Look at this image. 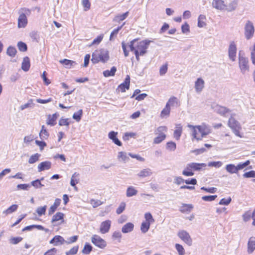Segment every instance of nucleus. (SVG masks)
Masks as SVG:
<instances>
[{
  "label": "nucleus",
  "instance_id": "8fccbe9b",
  "mask_svg": "<svg viewBox=\"0 0 255 255\" xmlns=\"http://www.w3.org/2000/svg\"><path fill=\"white\" fill-rule=\"evenodd\" d=\"M16 53V50L15 47L9 46L7 49L6 53L11 57H14Z\"/></svg>",
  "mask_w": 255,
  "mask_h": 255
},
{
  "label": "nucleus",
  "instance_id": "58836bf2",
  "mask_svg": "<svg viewBox=\"0 0 255 255\" xmlns=\"http://www.w3.org/2000/svg\"><path fill=\"white\" fill-rule=\"evenodd\" d=\"M151 224L143 222L140 226V230L142 233H146L149 229Z\"/></svg>",
  "mask_w": 255,
  "mask_h": 255
},
{
  "label": "nucleus",
  "instance_id": "37998d69",
  "mask_svg": "<svg viewBox=\"0 0 255 255\" xmlns=\"http://www.w3.org/2000/svg\"><path fill=\"white\" fill-rule=\"evenodd\" d=\"M144 218L145 219V222L149 223V224H152L154 222V219L151 213L149 212L145 213Z\"/></svg>",
  "mask_w": 255,
  "mask_h": 255
},
{
  "label": "nucleus",
  "instance_id": "4c0bfd02",
  "mask_svg": "<svg viewBox=\"0 0 255 255\" xmlns=\"http://www.w3.org/2000/svg\"><path fill=\"white\" fill-rule=\"evenodd\" d=\"M43 177L41 178V179H36L32 181L31 182V185L33 186L35 188H41L44 185L41 183V181L43 180Z\"/></svg>",
  "mask_w": 255,
  "mask_h": 255
},
{
  "label": "nucleus",
  "instance_id": "a878e982",
  "mask_svg": "<svg viewBox=\"0 0 255 255\" xmlns=\"http://www.w3.org/2000/svg\"><path fill=\"white\" fill-rule=\"evenodd\" d=\"M171 108L166 106L161 111L160 117L161 119L167 118L170 116Z\"/></svg>",
  "mask_w": 255,
  "mask_h": 255
},
{
  "label": "nucleus",
  "instance_id": "6ab92c4d",
  "mask_svg": "<svg viewBox=\"0 0 255 255\" xmlns=\"http://www.w3.org/2000/svg\"><path fill=\"white\" fill-rule=\"evenodd\" d=\"M152 172L150 169L145 168L140 170L137 174V176L139 178H145L150 176L152 175Z\"/></svg>",
  "mask_w": 255,
  "mask_h": 255
},
{
  "label": "nucleus",
  "instance_id": "6e6d98bb",
  "mask_svg": "<svg viewBox=\"0 0 255 255\" xmlns=\"http://www.w3.org/2000/svg\"><path fill=\"white\" fill-rule=\"evenodd\" d=\"M168 69V65L167 63L163 65L160 67L159 69V74L161 76H163L166 74Z\"/></svg>",
  "mask_w": 255,
  "mask_h": 255
},
{
  "label": "nucleus",
  "instance_id": "6e6552de",
  "mask_svg": "<svg viewBox=\"0 0 255 255\" xmlns=\"http://www.w3.org/2000/svg\"><path fill=\"white\" fill-rule=\"evenodd\" d=\"M237 52V45L234 41H231L229 45L228 53L229 58L233 62L236 61Z\"/></svg>",
  "mask_w": 255,
  "mask_h": 255
},
{
  "label": "nucleus",
  "instance_id": "338daca9",
  "mask_svg": "<svg viewBox=\"0 0 255 255\" xmlns=\"http://www.w3.org/2000/svg\"><path fill=\"white\" fill-rule=\"evenodd\" d=\"M176 145L173 142H168L167 143V148L170 151H174L176 149Z\"/></svg>",
  "mask_w": 255,
  "mask_h": 255
},
{
  "label": "nucleus",
  "instance_id": "423d86ee",
  "mask_svg": "<svg viewBox=\"0 0 255 255\" xmlns=\"http://www.w3.org/2000/svg\"><path fill=\"white\" fill-rule=\"evenodd\" d=\"M239 67L243 74L249 71V60L244 54H239Z\"/></svg>",
  "mask_w": 255,
  "mask_h": 255
},
{
  "label": "nucleus",
  "instance_id": "2f4dec72",
  "mask_svg": "<svg viewBox=\"0 0 255 255\" xmlns=\"http://www.w3.org/2000/svg\"><path fill=\"white\" fill-rule=\"evenodd\" d=\"M182 128L181 125H177L176 127V129L174 131V137L177 139H179L182 133Z\"/></svg>",
  "mask_w": 255,
  "mask_h": 255
},
{
  "label": "nucleus",
  "instance_id": "0e129e2a",
  "mask_svg": "<svg viewBox=\"0 0 255 255\" xmlns=\"http://www.w3.org/2000/svg\"><path fill=\"white\" fill-rule=\"evenodd\" d=\"M181 30H182V33H188L190 31L189 24L187 22H185L184 24H183L182 25Z\"/></svg>",
  "mask_w": 255,
  "mask_h": 255
},
{
  "label": "nucleus",
  "instance_id": "603ef678",
  "mask_svg": "<svg viewBox=\"0 0 255 255\" xmlns=\"http://www.w3.org/2000/svg\"><path fill=\"white\" fill-rule=\"evenodd\" d=\"M223 165V163L221 161H212L209 162L208 165L210 167H215L216 168H219Z\"/></svg>",
  "mask_w": 255,
  "mask_h": 255
},
{
  "label": "nucleus",
  "instance_id": "49530a36",
  "mask_svg": "<svg viewBox=\"0 0 255 255\" xmlns=\"http://www.w3.org/2000/svg\"><path fill=\"white\" fill-rule=\"evenodd\" d=\"M92 247L89 244L86 243L82 250L83 254L85 255H88L92 251Z\"/></svg>",
  "mask_w": 255,
  "mask_h": 255
},
{
  "label": "nucleus",
  "instance_id": "7c9ffc66",
  "mask_svg": "<svg viewBox=\"0 0 255 255\" xmlns=\"http://www.w3.org/2000/svg\"><path fill=\"white\" fill-rule=\"evenodd\" d=\"M18 205L16 204H13L8 208L6 210L3 211L2 213L5 215H7L16 211L18 208Z\"/></svg>",
  "mask_w": 255,
  "mask_h": 255
},
{
  "label": "nucleus",
  "instance_id": "b1692460",
  "mask_svg": "<svg viewBox=\"0 0 255 255\" xmlns=\"http://www.w3.org/2000/svg\"><path fill=\"white\" fill-rule=\"evenodd\" d=\"M193 208V206L192 204H183L180 208V211L183 213H188L191 211Z\"/></svg>",
  "mask_w": 255,
  "mask_h": 255
},
{
  "label": "nucleus",
  "instance_id": "f3484780",
  "mask_svg": "<svg viewBox=\"0 0 255 255\" xmlns=\"http://www.w3.org/2000/svg\"><path fill=\"white\" fill-rule=\"evenodd\" d=\"M52 163L49 161H45L40 163L38 165V171L41 172L49 170L51 167Z\"/></svg>",
  "mask_w": 255,
  "mask_h": 255
},
{
  "label": "nucleus",
  "instance_id": "aec40b11",
  "mask_svg": "<svg viewBox=\"0 0 255 255\" xmlns=\"http://www.w3.org/2000/svg\"><path fill=\"white\" fill-rule=\"evenodd\" d=\"M255 250V237H252L249 239L248 243V252L252 253Z\"/></svg>",
  "mask_w": 255,
  "mask_h": 255
},
{
  "label": "nucleus",
  "instance_id": "3c124183",
  "mask_svg": "<svg viewBox=\"0 0 255 255\" xmlns=\"http://www.w3.org/2000/svg\"><path fill=\"white\" fill-rule=\"evenodd\" d=\"M126 203L124 202H122L120 203L119 207L116 210V213L117 214H121L122 213L124 212L126 208Z\"/></svg>",
  "mask_w": 255,
  "mask_h": 255
},
{
  "label": "nucleus",
  "instance_id": "a18cd8bd",
  "mask_svg": "<svg viewBox=\"0 0 255 255\" xmlns=\"http://www.w3.org/2000/svg\"><path fill=\"white\" fill-rule=\"evenodd\" d=\"M46 208V205H44L42 207H39L36 209V212L37 213L39 216H41L42 215H45Z\"/></svg>",
  "mask_w": 255,
  "mask_h": 255
},
{
  "label": "nucleus",
  "instance_id": "5701e85b",
  "mask_svg": "<svg viewBox=\"0 0 255 255\" xmlns=\"http://www.w3.org/2000/svg\"><path fill=\"white\" fill-rule=\"evenodd\" d=\"M128 11H127L126 12L122 14H118L114 17L113 20V21L119 23L121 21L126 19L127 17L128 16Z\"/></svg>",
  "mask_w": 255,
  "mask_h": 255
},
{
  "label": "nucleus",
  "instance_id": "052dcab7",
  "mask_svg": "<svg viewBox=\"0 0 255 255\" xmlns=\"http://www.w3.org/2000/svg\"><path fill=\"white\" fill-rule=\"evenodd\" d=\"M250 162L249 160H247L244 163H241L238 164L237 165V166H237V171H238L240 170L244 169L246 166H247L250 164Z\"/></svg>",
  "mask_w": 255,
  "mask_h": 255
},
{
  "label": "nucleus",
  "instance_id": "473e14b6",
  "mask_svg": "<svg viewBox=\"0 0 255 255\" xmlns=\"http://www.w3.org/2000/svg\"><path fill=\"white\" fill-rule=\"evenodd\" d=\"M117 71V68L113 66L111 68L110 70H107L103 72V75L105 77H108L110 76H114L115 75V73Z\"/></svg>",
  "mask_w": 255,
  "mask_h": 255
},
{
  "label": "nucleus",
  "instance_id": "680f3d73",
  "mask_svg": "<svg viewBox=\"0 0 255 255\" xmlns=\"http://www.w3.org/2000/svg\"><path fill=\"white\" fill-rule=\"evenodd\" d=\"M182 174L186 176H191L194 175V173L192 171V169H187V166L182 171Z\"/></svg>",
  "mask_w": 255,
  "mask_h": 255
},
{
  "label": "nucleus",
  "instance_id": "ea45409f",
  "mask_svg": "<svg viewBox=\"0 0 255 255\" xmlns=\"http://www.w3.org/2000/svg\"><path fill=\"white\" fill-rule=\"evenodd\" d=\"M166 137V135L164 133H159V135L154 139L153 143L155 144L160 143Z\"/></svg>",
  "mask_w": 255,
  "mask_h": 255
},
{
  "label": "nucleus",
  "instance_id": "c9c22d12",
  "mask_svg": "<svg viewBox=\"0 0 255 255\" xmlns=\"http://www.w3.org/2000/svg\"><path fill=\"white\" fill-rule=\"evenodd\" d=\"M39 136L41 139H45L49 136V133L45 129L44 126H42L39 133Z\"/></svg>",
  "mask_w": 255,
  "mask_h": 255
},
{
  "label": "nucleus",
  "instance_id": "f257e3e1",
  "mask_svg": "<svg viewBox=\"0 0 255 255\" xmlns=\"http://www.w3.org/2000/svg\"><path fill=\"white\" fill-rule=\"evenodd\" d=\"M187 127L192 130V140L194 139L198 141L201 140L204 137L212 132L211 127L204 123L198 126H193L188 124Z\"/></svg>",
  "mask_w": 255,
  "mask_h": 255
},
{
  "label": "nucleus",
  "instance_id": "0eeeda50",
  "mask_svg": "<svg viewBox=\"0 0 255 255\" xmlns=\"http://www.w3.org/2000/svg\"><path fill=\"white\" fill-rule=\"evenodd\" d=\"M245 36L248 40L251 39L254 35L255 27L253 23L250 21L248 20L245 25Z\"/></svg>",
  "mask_w": 255,
  "mask_h": 255
},
{
  "label": "nucleus",
  "instance_id": "4be33fe9",
  "mask_svg": "<svg viewBox=\"0 0 255 255\" xmlns=\"http://www.w3.org/2000/svg\"><path fill=\"white\" fill-rule=\"evenodd\" d=\"M238 5V1L237 0H233L231 1L228 5H226L225 10L228 11H232L235 10Z\"/></svg>",
  "mask_w": 255,
  "mask_h": 255
},
{
  "label": "nucleus",
  "instance_id": "1a4fd4ad",
  "mask_svg": "<svg viewBox=\"0 0 255 255\" xmlns=\"http://www.w3.org/2000/svg\"><path fill=\"white\" fill-rule=\"evenodd\" d=\"M178 237L188 246L192 245V239L189 234L185 230L180 231L177 234Z\"/></svg>",
  "mask_w": 255,
  "mask_h": 255
},
{
  "label": "nucleus",
  "instance_id": "c85d7f7f",
  "mask_svg": "<svg viewBox=\"0 0 255 255\" xmlns=\"http://www.w3.org/2000/svg\"><path fill=\"white\" fill-rule=\"evenodd\" d=\"M64 216V215L63 213L57 212L56 214L53 216L51 219V222L53 223L60 220H62V222H63Z\"/></svg>",
  "mask_w": 255,
  "mask_h": 255
},
{
  "label": "nucleus",
  "instance_id": "39448f33",
  "mask_svg": "<svg viewBox=\"0 0 255 255\" xmlns=\"http://www.w3.org/2000/svg\"><path fill=\"white\" fill-rule=\"evenodd\" d=\"M234 116L235 114H231V116L228 120V125L236 136L242 137L243 135L240 133L242 126L240 123L234 117Z\"/></svg>",
  "mask_w": 255,
  "mask_h": 255
},
{
  "label": "nucleus",
  "instance_id": "de8ad7c7",
  "mask_svg": "<svg viewBox=\"0 0 255 255\" xmlns=\"http://www.w3.org/2000/svg\"><path fill=\"white\" fill-rule=\"evenodd\" d=\"M82 114L83 111L82 109H80L73 114L72 118L77 122H79L81 119Z\"/></svg>",
  "mask_w": 255,
  "mask_h": 255
},
{
  "label": "nucleus",
  "instance_id": "4468645a",
  "mask_svg": "<svg viewBox=\"0 0 255 255\" xmlns=\"http://www.w3.org/2000/svg\"><path fill=\"white\" fill-rule=\"evenodd\" d=\"M212 6L218 10H224L226 7L225 0H213Z\"/></svg>",
  "mask_w": 255,
  "mask_h": 255
},
{
  "label": "nucleus",
  "instance_id": "9d476101",
  "mask_svg": "<svg viewBox=\"0 0 255 255\" xmlns=\"http://www.w3.org/2000/svg\"><path fill=\"white\" fill-rule=\"evenodd\" d=\"M91 242L96 247L101 249H104L107 246L106 242L97 235H94L92 237Z\"/></svg>",
  "mask_w": 255,
  "mask_h": 255
},
{
  "label": "nucleus",
  "instance_id": "393cba45",
  "mask_svg": "<svg viewBox=\"0 0 255 255\" xmlns=\"http://www.w3.org/2000/svg\"><path fill=\"white\" fill-rule=\"evenodd\" d=\"M137 193V190L135 189V187L130 186L128 187L126 191V196L127 197H131L135 196Z\"/></svg>",
  "mask_w": 255,
  "mask_h": 255
},
{
  "label": "nucleus",
  "instance_id": "774afa93",
  "mask_svg": "<svg viewBox=\"0 0 255 255\" xmlns=\"http://www.w3.org/2000/svg\"><path fill=\"white\" fill-rule=\"evenodd\" d=\"M243 176L245 178L255 177V171L254 170H252L246 172L243 174Z\"/></svg>",
  "mask_w": 255,
  "mask_h": 255
},
{
  "label": "nucleus",
  "instance_id": "bf43d9fd",
  "mask_svg": "<svg viewBox=\"0 0 255 255\" xmlns=\"http://www.w3.org/2000/svg\"><path fill=\"white\" fill-rule=\"evenodd\" d=\"M217 195L204 196L202 197V199L205 201H212L216 199Z\"/></svg>",
  "mask_w": 255,
  "mask_h": 255
},
{
  "label": "nucleus",
  "instance_id": "5fc2aeb1",
  "mask_svg": "<svg viewBox=\"0 0 255 255\" xmlns=\"http://www.w3.org/2000/svg\"><path fill=\"white\" fill-rule=\"evenodd\" d=\"M78 246H75L71 249L68 252L66 253V255H76L78 251Z\"/></svg>",
  "mask_w": 255,
  "mask_h": 255
},
{
  "label": "nucleus",
  "instance_id": "f8f14e48",
  "mask_svg": "<svg viewBox=\"0 0 255 255\" xmlns=\"http://www.w3.org/2000/svg\"><path fill=\"white\" fill-rule=\"evenodd\" d=\"M111 226V221L110 220H106L102 222L100 225V231L102 234H106L108 233Z\"/></svg>",
  "mask_w": 255,
  "mask_h": 255
},
{
  "label": "nucleus",
  "instance_id": "c756f323",
  "mask_svg": "<svg viewBox=\"0 0 255 255\" xmlns=\"http://www.w3.org/2000/svg\"><path fill=\"white\" fill-rule=\"evenodd\" d=\"M178 100L176 97L174 96H172L169 98L168 102L166 104V106H168L169 108H170L171 106H178Z\"/></svg>",
  "mask_w": 255,
  "mask_h": 255
},
{
  "label": "nucleus",
  "instance_id": "f03ea898",
  "mask_svg": "<svg viewBox=\"0 0 255 255\" xmlns=\"http://www.w3.org/2000/svg\"><path fill=\"white\" fill-rule=\"evenodd\" d=\"M152 42L147 39L137 41V39H134L130 42L129 47L130 51H137L140 52L141 56H143L147 53V49Z\"/></svg>",
  "mask_w": 255,
  "mask_h": 255
},
{
  "label": "nucleus",
  "instance_id": "864d4df0",
  "mask_svg": "<svg viewBox=\"0 0 255 255\" xmlns=\"http://www.w3.org/2000/svg\"><path fill=\"white\" fill-rule=\"evenodd\" d=\"M17 47L20 51H26L27 50V47L26 44L21 41L18 42L17 43Z\"/></svg>",
  "mask_w": 255,
  "mask_h": 255
},
{
  "label": "nucleus",
  "instance_id": "2eb2a0df",
  "mask_svg": "<svg viewBox=\"0 0 255 255\" xmlns=\"http://www.w3.org/2000/svg\"><path fill=\"white\" fill-rule=\"evenodd\" d=\"M205 82L201 78H198L195 82V89L197 93H200L204 88Z\"/></svg>",
  "mask_w": 255,
  "mask_h": 255
},
{
  "label": "nucleus",
  "instance_id": "69168bd1",
  "mask_svg": "<svg viewBox=\"0 0 255 255\" xmlns=\"http://www.w3.org/2000/svg\"><path fill=\"white\" fill-rule=\"evenodd\" d=\"M232 199L229 197L228 199L223 198L219 202L220 205H228L231 202Z\"/></svg>",
  "mask_w": 255,
  "mask_h": 255
},
{
  "label": "nucleus",
  "instance_id": "e433bc0d",
  "mask_svg": "<svg viewBox=\"0 0 255 255\" xmlns=\"http://www.w3.org/2000/svg\"><path fill=\"white\" fill-rule=\"evenodd\" d=\"M118 158L119 160L123 161L125 162L128 161L129 159L127 153L123 151H121L118 153Z\"/></svg>",
  "mask_w": 255,
  "mask_h": 255
},
{
  "label": "nucleus",
  "instance_id": "c03bdc74",
  "mask_svg": "<svg viewBox=\"0 0 255 255\" xmlns=\"http://www.w3.org/2000/svg\"><path fill=\"white\" fill-rule=\"evenodd\" d=\"M40 155L38 153H35L33 155H32L28 160V162L30 164H33L37 161L39 160V158Z\"/></svg>",
  "mask_w": 255,
  "mask_h": 255
},
{
  "label": "nucleus",
  "instance_id": "f704fd0d",
  "mask_svg": "<svg viewBox=\"0 0 255 255\" xmlns=\"http://www.w3.org/2000/svg\"><path fill=\"white\" fill-rule=\"evenodd\" d=\"M237 166L233 164H227L226 166V170L231 174L237 173L238 172Z\"/></svg>",
  "mask_w": 255,
  "mask_h": 255
},
{
  "label": "nucleus",
  "instance_id": "bb28decb",
  "mask_svg": "<svg viewBox=\"0 0 255 255\" xmlns=\"http://www.w3.org/2000/svg\"><path fill=\"white\" fill-rule=\"evenodd\" d=\"M30 60L28 57L23 58L22 62L21 68L24 71H27L30 68Z\"/></svg>",
  "mask_w": 255,
  "mask_h": 255
},
{
  "label": "nucleus",
  "instance_id": "09e8293b",
  "mask_svg": "<svg viewBox=\"0 0 255 255\" xmlns=\"http://www.w3.org/2000/svg\"><path fill=\"white\" fill-rule=\"evenodd\" d=\"M175 249L178 252L179 255H185V250L183 246L179 244H176L175 245Z\"/></svg>",
  "mask_w": 255,
  "mask_h": 255
},
{
  "label": "nucleus",
  "instance_id": "a211bd4d",
  "mask_svg": "<svg viewBox=\"0 0 255 255\" xmlns=\"http://www.w3.org/2000/svg\"><path fill=\"white\" fill-rule=\"evenodd\" d=\"M65 242L64 238L60 236H55L50 241V244H53L54 246H57L63 244Z\"/></svg>",
  "mask_w": 255,
  "mask_h": 255
},
{
  "label": "nucleus",
  "instance_id": "cd10ccee",
  "mask_svg": "<svg viewBox=\"0 0 255 255\" xmlns=\"http://www.w3.org/2000/svg\"><path fill=\"white\" fill-rule=\"evenodd\" d=\"M60 62L64 65L67 68H70L71 67L75 65L76 63L75 61L64 59L60 61Z\"/></svg>",
  "mask_w": 255,
  "mask_h": 255
},
{
  "label": "nucleus",
  "instance_id": "ddd939ff",
  "mask_svg": "<svg viewBox=\"0 0 255 255\" xmlns=\"http://www.w3.org/2000/svg\"><path fill=\"white\" fill-rule=\"evenodd\" d=\"M129 84L130 77L128 75H127L124 82L118 86V89H119V90L122 92H126V89L128 90L129 89Z\"/></svg>",
  "mask_w": 255,
  "mask_h": 255
},
{
  "label": "nucleus",
  "instance_id": "7ed1b4c3",
  "mask_svg": "<svg viewBox=\"0 0 255 255\" xmlns=\"http://www.w3.org/2000/svg\"><path fill=\"white\" fill-rule=\"evenodd\" d=\"M109 59V55L108 51L105 49H101L96 50L93 53L91 61L94 63H97L100 61L105 63Z\"/></svg>",
  "mask_w": 255,
  "mask_h": 255
},
{
  "label": "nucleus",
  "instance_id": "4d7b16f0",
  "mask_svg": "<svg viewBox=\"0 0 255 255\" xmlns=\"http://www.w3.org/2000/svg\"><path fill=\"white\" fill-rule=\"evenodd\" d=\"M68 121V119H64L62 118L59 121V125L60 126H66L68 127L70 125V123Z\"/></svg>",
  "mask_w": 255,
  "mask_h": 255
},
{
  "label": "nucleus",
  "instance_id": "72a5a7b5",
  "mask_svg": "<svg viewBox=\"0 0 255 255\" xmlns=\"http://www.w3.org/2000/svg\"><path fill=\"white\" fill-rule=\"evenodd\" d=\"M79 174L75 172L72 176L70 181V185L72 187L76 188V184L79 182V179L77 178L79 177Z\"/></svg>",
  "mask_w": 255,
  "mask_h": 255
},
{
  "label": "nucleus",
  "instance_id": "13d9d810",
  "mask_svg": "<svg viewBox=\"0 0 255 255\" xmlns=\"http://www.w3.org/2000/svg\"><path fill=\"white\" fill-rule=\"evenodd\" d=\"M22 240L21 237H12L10 239V243L13 245H16L21 242Z\"/></svg>",
  "mask_w": 255,
  "mask_h": 255
},
{
  "label": "nucleus",
  "instance_id": "dca6fc26",
  "mask_svg": "<svg viewBox=\"0 0 255 255\" xmlns=\"http://www.w3.org/2000/svg\"><path fill=\"white\" fill-rule=\"evenodd\" d=\"M216 111L219 114L224 117H227L231 114L230 113L231 111L229 109L223 106H218Z\"/></svg>",
  "mask_w": 255,
  "mask_h": 255
},
{
  "label": "nucleus",
  "instance_id": "e2e57ef3",
  "mask_svg": "<svg viewBox=\"0 0 255 255\" xmlns=\"http://www.w3.org/2000/svg\"><path fill=\"white\" fill-rule=\"evenodd\" d=\"M82 4L85 11H87L90 9L91 3L89 0H82Z\"/></svg>",
  "mask_w": 255,
  "mask_h": 255
},
{
  "label": "nucleus",
  "instance_id": "9b49d317",
  "mask_svg": "<svg viewBox=\"0 0 255 255\" xmlns=\"http://www.w3.org/2000/svg\"><path fill=\"white\" fill-rule=\"evenodd\" d=\"M206 164L204 163H199L192 162L187 164V169H192V170L194 171H200L203 168H205L206 167Z\"/></svg>",
  "mask_w": 255,
  "mask_h": 255
},
{
  "label": "nucleus",
  "instance_id": "412c9836",
  "mask_svg": "<svg viewBox=\"0 0 255 255\" xmlns=\"http://www.w3.org/2000/svg\"><path fill=\"white\" fill-rule=\"evenodd\" d=\"M134 225L133 223L129 222L124 225L122 228V232L124 234L131 232L134 229Z\"/></svg>",
  "mask_w": 255,
  "mask_h": 255
},
{
  "label": "nucleus",
  "instance_id": "a19ab883",
  "mask_svg": "<svg viewBox=\"0 0 255 255\" xmlns=\"http://www.w3.org/2000/svg\"><path fill=\"white\" fill-rule=\"evenodd\" d=\"M126 22H124L123 24L119 27H118L116 29H115L111 33L110 40H112L113 37L116 36L118 34L119 31L122 28V27L125 25Z\"/></svg>",
  "mask_w": 255,
  "mask_h": 255
},
{
  "label": "nucleus",
  "instance_id": "79ce46f5",
  "mask_svg": "<svg viewBox=\"0 0 255 255\" xmlns=\"http://www.w3.org/2000/svg\"><path fill=\"white\" fill-rule=\"evenodd\" d=\"M205 19V16L202 14H200L198 18V26L199 27H203L205 26L206 23L204 22Z\"/></svg>",
  "mask_w": 255,
  "mask_h": 255
},
{
  "label": "nucleus",
  "instance_id": "20e7f679",
  "mask_svg": "<svg viewBox=\"0 0 255 255\" xmlns=\"http://www.w3.org/2000/svg\"><path fill=\"white\" fill-rule=\"evenodd\" d=\"M19 15L17 21V27L19 28H25L28 23L27 16L30 15L31 10L26 7L20 8L18 11Z\"/></svg>",
  "mask_w": 255,
  "mask_h": 255
}]
</instances>
